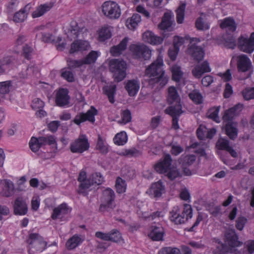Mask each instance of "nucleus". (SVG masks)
I'll return each mask as SVG.
<instances>
[{"label":"nucleus","mask_w":254,"mask_h":254,"mask_svg":"<svg viewBox=\"0 0 254 254\" xmlns=\"http://www.w3.org/2000/svg\"><path fill=\"white\" fill-rule=\"evenodd\" d=\"M142 38L145 42L153 45L160 44L164 40L163 37L155 35L150 31L145 32L142 35Z\"/></svg>","instance_id":"5701e85b"},{"label":"nucleus","mask_w":254,"mask_h":254,"mask_svg":"<svg viewBox=\"0 0 254 254\" xmlns=\"http://www.w3.org/2000/svg\"><path fill=\"white\" fill-rule=\"evenodd\" d=\"M196 160V157L194 155H182L179 159L178 161L181 165L183 172L186 176L191 174L190 170L188 168Z\"/></svg>","instance_id":"ddd939ff"},{"label":"nucleus","mask_w":254,"mask_h":254,"mask_svg":"<svg viewBox=\"0 0 254 254\" xmlns=\"http://www.w3.org/2000/svg\"><path fill=\"white\" fill-rule=\"evenodd\" d=\"M225 237L231 247H239L242 244V242L238 240V237L234 229L227 230L225 233Z\"/></svg>","instance_id":"a878e982"},{"label":"nucleus","mask_w":254,"mask_h":254,"mask_svg":"<svg viewBox=\"0 0 254 254\" xmlns=\"http://www.w3.org/2000/svg\"><path fill=\"white\" fill-rule=\"evenodd\" d=\"M211 71L209 64L207 61H204L200 64L195 65L192 70V74L196 78H200L202 75L206 72Z\"/></svg>","instance_id":"4be33fe9"},{"label":"nucleus","mask_w":254,"mask_h":254,"mask_svg":"<svg viewBox=\"0 0 254 254\" xmlns=\"http://www.w3.org/2000/svg\"><path fill=\"white\" fill-rule=\"evenodd\" d=\"M225 129L226 134L231 139L235 140L237 137L238 130L236 123H227L225 126Z\"/></svg>","instance_id":"7c9ffc66"},{"label":"nucleus","mask_w":254,"mask_h":254,"mask_svg":"<svg viewBox=\"0 0 254 254\" xmlns=\"http://www.w3.org/2000/svg\"><path fill=\"white\" fill-rule=\"evenodd\" d=\"M11 85V81L9 80L0 82V94H6L9 91V87Z\"/></svg>","instance_id":"6e6d98bb"},{"label":"nucleus","mask_w":254,"mask_h":254,"mask_svg":"<svg viewBox=\"0 0 254 254\" xmlns=\"http://www.w3.org/2000/svg\"><path fill=\"white\" fill-rule=\"evenodd\" d=\"M216 146L219 150H224L227 151L233 157L237 156V153L230 145L229 141L224 138L220 137L217 140Z\"/></svg>","instance_id":"6ab92c4d"},{"label":"nucleus","mask_w":254,"mask_h":254,"mask_svg":"<svg viewBox=\"0 0 254 254\" xmlns=\"http://www.w3.org/2000/svg\"><path fill=\"white\" fill-rule=\"evenodd\" d=\"M131 113L129 110H126L123 112L122 115V119L119 121L120 124H126L131 121Z\"/></svg>","instance_id":"13d9d810"},{"label":"nucleus","mask_w":254,"mask_h":254,"mask_svg":"<svg viewBox=\"0 0 254 254\" xmlns=\"http://www.w3.org/2000/svg\"><path fill=\"white\" fill-rule=\"evenodd\" d=\"M168 102L170 104L180 102V98L178 95L176 88L174 86L170 87L168 90Z\"/></svg>","instance_id":"f704fd0d"},{"label":"nucleus","mask_w":254,"mask_h":254,"mask_svg":"<svg viewBox=\"0 0 254 254\" xmlns=\"http://www.w3.org/2000/svg\"><path fill=\"white\" fill-rule=\"evenodd\" d=\"M102 12L110 19H117L121 15V9L118 4L114 1H107L102 4Z\"/></svg>","instance_id":"6e6552de"},{"label":"nucleus","mask_w":254,"mask_h":254,"mask_svg":"<svg viewBox=\"0 0 254 254\" xmlns=\"http://www.w3.org/2000/svg\"><path fill=\"white\" fill-rule=\"evenodd\" d=\"M141 21V16L137 13H135L127 20L126 25L130 29H134Z\"/></svg>","instance_id":"e433bc0d"},{"label":"nucleus","mask_w":254,"mask_h":254,"mask_svg":"<svg viewBox=\"0 0 254 254\" xmlns=\"http://www.w3.org/2000/svg\"><path fill=\"white\" fill-rule=\"evenodd\" d=\"M127 64L119 59H112L109 63V70L113 73L114 80L116 82L122 81L126 76Z\"/></svg>","instance_id":"20e7f679"},{"label":"nucleus","mask_w":254,"mask_h":254,"mask_svg":"<svg viewBox=\"0 0 254 254\" xmlns=\"http://www.w3.org/2000/svg\"><path fill=\"white\" fill-rule=\"evenodd\" d=\"M116 88V86L115 85L107 86L103 88L104 92L108 96L109 100L111 103H113L115 101L114 97Z\"/></svg>","instance_id":"ea45409f"},{"label":"nucleus","mask_w":254,"mask_h":254,"mask_svg":"<svg viewBox=\"0 0 254 254\" xmlns=\"http://www.w3.org/2000/svg\"><path fill=\"white\" fill-rule=\"evenodd\" d=\"M96 148L102 154H106L108 152V147L105 144L100 135L98 136Z\"/></svg>","instance_id":"8fccbe9b"},{"label":"nucleus","mask_w":254,"mask_h":254,"mask_svg":"<svg viewBox=\"0 0 254 254\" xmlns=\"http://www.w3.org/2000/svg\"><path fill=\"white\" fill-rule=\"evenodd\" d=\"M94 184L91 182V180L88 179L86 180H84L83 182L80 183L78 188V193H82L83 195H86V191L89 189V188L93 186Z\"/></svg>","instance_id":"c03bdc74"},{"label":"nucleus","mask_w":254,"mask_h":254,"mask_svg":"<svg viewBox=\"0 0 254 254\" xmlns=\"http://www.w3.org/2000/svg\"><path fill=\"white\" fill-rule=\"evenodd\" d=\"M243 97L246 100L254 99V87L245 88L242 91Z\"/></svg>","instance_id":"09e8293b"},{"label":"nucleus","mask_w":254,"mask_h":254,"mask_svg":"<svg viewBox=\"0 0 254 254\" xmlns=\"http://www.w3.org/2000/svg\"><path fill=\"white\" fill-rule=\"evenodd\" d=\"M68 93L67 89L63 88L60 89L57 92L55 101L58 106L63 107L69 103V96Z\"/></svg>","instance_id":"412c9836"},{"label":"nucleus","mask_w":254,"mask_h":254,"mask_svg":"<svg viewBox=\"0 0 254 254\" xmlns=\"http://www.w3.org/2000/svg\"><path fill=\"white\" fill-rule=\"evenodd\" d=\"M2 187L0 192L1 195L5 197H10L14 194V186L13 183L9 180H3L0 182Z\"/></svg>","instance_id":"aec40b11"},{"label":"nucleus","mask_w":254,"mask_h":254,"mask_svg":"<svg viewBox=\"0 0 254 254\" xmlns=\"http://www.w3.org/2000/svg\"><path fill=\"white\" fill-rule=\"evenodd\" d=\"M90 48V45L87 41L76 39L71 44L69 52L72 54L78 51L88 50Z\"/></svg>","instance_id":"a211bd4d"},{"label":"nucleus","mask_w":254,"mask_h":254,"mask_svg":"<svg viewBox=\"0 0 254 254\" xmlns=\"http://www.w3.org/2000/svg\"><path fill=\"white\" fill-rule=\"evenodd\" d=\"M110 241L118 243L122 240V236L117 229H113L109 232Z\"/></svg>","instance_id":"603ef678"},{"label":"nucleus","mask_w":254,"mask_h":254,"mask_svg":"<svg viewBox=\"0 0 254 254\" xmlns=\"http://www.w3.org/2000/svg\"><path fill=\"white\" fill-rule=\"evenodd\" d=\"M122 154L124 156L131 157L138 156L141 154V152L136 149L132 148L123 150Z\"/></svg>","instance_id":"5fc2aeb1"},{"label":"nucleus","mask_w":254,"mask_h":254,"mask_svg":"<svg viewBox=\"0 0 254 254\" xmlns=\"http://www.w3.org/2000/svg\"><path fill=\"white\" fill-rule=\"evenodd\" d=\"M158 254H181L179 249L176 248L165 247L161 249Z\"/></svg>","instance_id":"4d7b16f0"},{"label":"nucleus","mask_w":254,"mask_h":254,"mask_svg":"<svg viewBox=\"0 0 254 254\" xmlns=\"http://www.w3.org/2000/svg\"><path fill=\"white\" fill-rule=\"evenodd\" d=\"M14 213L16 215H25L28 210L26 200L21 197H18L13 204Z\"/></svg>","instance_id":"dca6fc26"},{"label":"nucleus","mask_w":254,"mask_h":254,"mask_svg":"<svg viewBox=\"0 0 254 254\" xmlns=\"http://www.w3.org/2000/svg\"><path fill=\"white\" fill-rule=\"evenodd\" d=\"M82 242V240L80 236L74 235L67 241L65 246L68 250H71L76 248Z\"/></svg>","instance_id":"c9c22d12"},{"label":"nucleus","mask_w":254,"mask_h":254,"mask_svg":"<svg viewBox=\"0 0 254 254\" xmlns=\"http://www.w3.org/2000/svg\"><path fill=\"white\" fill-rule=\"evenodd\" d=\"M29 147L31 150L34 152L38 151L41 147L37 138L32 137L29 142Z\"/></svg>","instance_id":"e2e57ef3"},{"label":"nucleus","mask_w":254,"mask_h":254,"mask_svg":"<svg viewBox=\"0 0 254 254\" xmlns=\"http://www.w3.org/2000/svg\"><path fill=\"white\" fill-rule=\"evenodd\" d=\"M41 39L46 43L54 42L56 41L54 36L49 33H42Z\"/></svg>","instance_id":"69168bd1"},{"label":"nucleus","mask_w":254,"mask_h":254,"mask_svg":"<svg viewBox=\"0 0 254 254\" xmlns=\"http://www.w3.org/2000/svg\"><path fill=\"white\" fill-rule=\"evenodd\" d=\"M67 65L70 69L80 67L84 64L83 60H75L72 59H68L67 60Z\"/></svg>","instance_id":"3c124183"},{"label":"nucleus","mask_w":254,"mask_h":254,"mask_svg":"<svg viewBox=\"0 0 254 254\" xmlns=\"http://www.w3.org/2000/svg\"><path fill=\"white\" fill-rule=\"evenodd\" d=\"M219 110V106L211 108L208 111L206 116L208 118L212 119L216 123H219L220 118L218 116Z\"/></svg>","instance_id":"a19ab883"},{"label":"nucleus","mask_w":254,"mask_h":254,"mask_svg":"<svg viewBox=\"0 0 254 254\" xmlns=\"http://www.w3.org/2000/svg\"><path fill=\"white\" fill-rule=\"evenodd\" d=\"M27 242L29 249H35L36 251H43L47 246L43 238L37 233L30 234Z\"/></svg>","instance_id":"1a4fd4ad"},{"label":"nucleus","mask_w":254,"mask_h":254,"mask_svg":"<svg viewBox=\"0 0 254 254\" xmlns=\"http://www.w3.org/2000/svg\"><path fill=\"white\" fill-rule=\"evenodd\" d=\"M186 5L185 3H182L176 10L177 20L179 23H182L183 22Z\"/></svg>","instance_id":"de8ad7c7"},{"label":"nucleus","mask_w":254,"mask_h":254,"mask_svg":"<svg viewBox=\"0 0 254 254\" xmlns=\"http://www.w3.org/2000/svg\"><path fill=\"white\" fill-rule=\"evenodd\" d=\"M102 194V203L100 205L99 210L101 212L110 211L115 206L114 203L115 192L112 189L107 188L103 191Z\"/></svg>","instance_id":"423d86ee"},{"label":"nucleus","mask_w":254,"mask_h":254,"mask_svg":"<svg viewBox=\"0 0 254 254\" xmlns=\"http://www.w3.org/2000/svg\"><path fill=\"white\" fill-rule=\"evenodd\" d=\"M163 66V59L159 55L157 59L146 68L145 74L150 78V84L159 83L161 87H163L167 84L168 78L165 75Z\"/></svg>","instance_id":"f257e3e1"},{"label":"nucleus","mask_w":254,"mask_h":254,"mask_svg":"<svg viewBox=\"0 0 254 254\" xmlns=\"http://www.w3.org/2000/svg\"><path fill=\"white\" fill-rule=\"evenodd\" d=\"M192 217V209L190 205L185 204L183 210L177 206L174 207L170 212V218L175 224L185 223Z\"/></svg>","instance_id":"7ed1b4c3"},{"label":"nucleus","mask_w":254,"mask_h":254,"mask_svg":"<svg viewBox=\"0 0 254 254\" xmlns=\"http://www.w3.org/2000/svg\"><path fill=\"white\" fill-rule=\"evenodd\" d=\"M165 192V186L162 183L158 181L153 184L150 188L147 191V193L154 197H160Z\"/></svg>","instance_id":"393cba45"},{"label":"nucleus","mask_w":254,"mask_h":254,"mask_svg":"<svg viewBox=\"0 0 254 254\" xmlns=\"http://www.w3.org/2000/svg\"><path fill=\"white\" fill-rule=\"evenodd\" d=\"M129 50L135 59L147 60L151 58V51L147 46L143 44H132L130 46Z\"/></svg>","instance_id":"0eeeda50"},{"label":"nucleus","mask_w":254,"mask_h":254,"mask_svg":"<svg viewBox=\"0 0 254 254\" xmlns=\"http://www.w3.org/2000/svg\"><path fill=\"white\" fill-rule=\"evenodd\" d=\"M172 161L169 154H165L163 160L154 166V169L157 172L165 174L170 180H174L181 177L182 173L176 167H171Z\"/></svg>","instance_id":"f03ea898"},{"label":"nucleus","mask_w":254,"mask_h":254,"mask_svg":"<svg viewBox=\"0 0 254 254\" xmlns=\"http://www.w3.org/2000/svg\"><path fill=\"white\" fill-rule=\"evenodd\" d=\"M61 76L63 78L68 82H72L74 81V77L73 74L70 70L63 69L62 70Z\"/></svg>","instance_id":"052dcab7"},{"label":"nucleus","mask_w":254,"mask_h":254,"mask_svg":"<svg viewBox=\"0 0 254 254\" xmlns=\"http://www.w3.org/2000/svg\"><path fill=\"white\" fill-rule=\"evenodd\" d=\"M189 97L196 104H200L203 103V96L197 90H193L191 91L189 94Z\"/></svg>","instance_id":"58836bf2"},{"label":"nucleus","mask_w":254,"mask_h":254,"mask_svg":"<svg viewBox=\"0 0 254 254\" xmlns=\"http://www.w3.org/2000/svg\"><path fill=\"white\" fill-rule=\"evenodd\" d=\"M222 29L226 28L231 31H234L236 29L237 25L233 19L231 18H226L220 24Z\"/></svg>","instance_id":"4c0bfd02"},{"label":"nucleus","mask_w":254,"mask_h":254,"mask_svg":"<svg viewBox=\"0 0 254 254\" xmlns=\"http://www.w3.org/2000/svg\"><path fill=\"white\" fill-rule=\"evenodd\" d=\"M31 106L34 110L42 109L44 106V102L39 98H36L33 100Z\"/></svg>","instance_id":"774afa93"},{"label":"nucleus","mask_w":254,"mask_h":254,"mask_svg":"<svg viewBox=\"0 0 254 254\" xmlns=\"http://www.w3.org/2000/svg\"><path fill=\"white\" fill-rule=\"evenodd\" d=\"M68 212V208L65 203H63L53 209L51 218L53 220L61 218Z\"/></svg>","instance_id":"2f4dec72"},{"label":"nucleus","mask_w":254,"mask_h":254,"mask_svg":"<svg viewBox=\"0 0 254 254\" xmlns=\"http://www.w3.org/2000/svg\"><path fill=\"white\" fill-rule=\"evenodd\" d=\"M172 16L170 13L166 12L164 13L162 21L159 24L158 27L161 30L171 31L172 30Z\"/></svg>","instance_id":"473e14b6"},{"label":"nucleus","mask_w":254,"mask_h":254,"mask_svg":"<svg viewBox=\"0 0 254 254\" xmlns=\"http://www.w3.org/2000/svg\"><path fill=\"white\" fill-rule=\"evenodd\" d=\"M170 146V152L173 155L177 156L184 151L183 148L177 144H171Z\"/></svg>","instance_id":"0e129e2a"},{"label":"nucleus","mask_w":254,"mask_h":254,"mask_svg":"<svg viewBox=\"0 0 254 254\" xmlns=\"http://www.w3.org/2000/svg\"><path fill=\"white\" fill-rule=\"evenodd\" d=\"M127 135L125 131L117 133L114 138V143L119 145H124L127 141Z\"/></svg>","instance_id":"a18cd8bd"},{"label":"nucleus","mask_w":254,"mask_h":254,"mask_svg":"<svg viewBox=\"0 0 254 254\" xmlns=\"http://www.w3.org/2000/svg\"><path fill=\"white\" fill-rule=\"evenodd\" d=\"M127 42L128 38L125 37L119 45L112 47L110 49L111 55L115 57L120 56L126 49Z\"/></svg>","instance_id":"c756f323"},{"label":"nucleus","mask_w":254,"mask_h":254,"mask_svg":"<svg viewBox=\"0 0 254 254\" xmlns=\"http://www.w3.org/2000/svg\"><path fill=\"white\" fill-rule=\"evenodd\" d=\"M54 6V3L50 2L39 5L33 12V18L39 17L44 15L46 12L49 11Z\"/></svg>","instance_id":"72a5a7b5"},{"label":"nucleus","mask_w":254,"mask_h":254,"mask_svg":"<svg viewBox=\"0 0 254 254\" xmlns=\"http://www.w3.org/2000/svg\"><path fill=\"white\" fill-rule=\"evenodd\" d=\"M89 148L88 139L84 135L79 137L71 142L70 145V150L72 153H82L87 150Z\"/></svg>","instance_id":"9d476101"},{"label":"nucleus","mask_w":254,"mask_h":254,"mask_svg":"<svg viewBox=\"0 0 254 254\" xmlns=\"http://www.w3.org/2000/svg\"><path fill=\"white\" fill-rule=\"evenodd\" d=\"M165 112L172 117H179L183 111L182 105L180 102H178L171 104L170 106L165 109Z\"/></svg>","instance_id":"c85d7f7f"},{"label":"nucleus","mask_w":254,"mask_h":254,"mask_svg":"<svg viewBox=\"0 0 254 254\" xmlns=\"http://www.w3.org/2000/svg\"><path fill=\"white\" fill-rule=\"evenodd\" d=\"M99 55V53L97 51H91L82 59L84 64H90L94 63Z\"/></svg>","instance_id":"79ce46f5"},{"label":"nucleus","mask_w":254,"mask_h":254,"mask_svg":"<svg viewBox=\"0 0 254 254\" xmlns=\"http://www.w3.org/2000/svg\"><path fill=\"white\" fill-rule=\"evenodd\" d=\"M97 114V110L93 106H91L86 113L77 114L73 120V122L78 126L85 121H88L93 124L95 121V116Z\"/></svg>","instance_id":"9b49d317"},{"label":"nucleus","mask_w":254,"mask_h":254,"mask_svg":"<svg viewBox=\"0 0 254 254\" xmlns=\"http://www.w3.org/2000/svg\"><path fill=\"white\" fill-rule=\"evenodd\" d=\"M30 9V5L29 4H27L24 8L14 13L13 17V20L16 23L23 22L27 18Z\"/></svg>","instance_id":"cd10ccee"},{"label":"nucleus","mask_w":254,"mask_h":254,"mask_svg":"<svg viewBox=\"0 0 254 254\" xmlns=\"http://www.w3.org/2000/svg\"><path fill=\"white\" fill-rule=\"evenodd\" d=\"M87 29L82 24H78L76 21H72L65 32L67 38L72 41L78 38H84L86 36Z\"/></svg>","instance_id":"39448f33"},{"label":"nucleus","mask_w":254,"mask_h":254,"mask_svg":"<svg viewBox=\"0 0 254 254\" xmlns=\"http://www.w3.org/2000/svg\"><path fill=\"white\" fill-rule=\"evenodd\" d=\"M99 40L104 41L111 37V32L108 27H103L99 31Z\"/></svg>","instance_id":"49530a36"},{"label":"nucleus","mask_w":254,"mask_h":254,"mask_svg":"<svg viewBox=\"0 0 254 254\" xmlns=\"http://www.w3.org/2000/svg\"><path fill=\"white\" fill-rule=\"evenodd\" d=\"M164 233V228L161 225L152 226L148 237L153 241H162Z\"/></svg>","instance_id":"b1692460"},{"label":"nucleus","mask_w":254,"mask_h":254,"mask_svg":"<svg viewBox=\"0 0 254 254\" xmlns=\"http://www.w3.org/2000/svg\"><path fill=\"white\" fill-rule=\"evenodd\" d=\"M172 73V79L173 80L179 82L183 77V72L182 71L181 67L177 65H174L171 67Z\"/></svg>","instance_id":"37998d69"},{"label":"nucleus","mask_w":254,"mask_h":254,"mask_svg":"<svg viewBox=\"0 0 254 254\" xmlns=\"http://www.w3.org/2000/svg\"><path fill=\"white\" fill-rule=\"evenodd\" d=\"M125 88L129 96H134L140 88L139 80L138 79L128 80L125 82Z\"/></svg>","instance_id":"f3484780"},{"label":"nucleus","mask_w":254,"mask_h":254,"mask_svg":"<svg viewBox=\"0 0 254 254\" xmlns=\"http://www.w3.org/2000/svg\"><path fill=\"white\" fill-rule=\"evenodd\" d=\"M237 65L239 71L246 72L252 67L250 59L246 55H241L237 57Z\"/></svg>","instance_id":"2eb2a0df"},{"label":"nucleus","mask_w":254,"mask_h":254,"mask_svg":"<svg viewBox=\"0 0 254 254\" xmlns=\"http://www.w3.org/2000/svg\"><path fill=\"white\" fill-rule=\"evenodd\" d=\"M116 188L117 192L119 193L124 192L126 190L125 181L122 178L118 177L116 180Z\"/></svg>","instance_id":"864d4df0"},{"label":"nucleus","mask_w":254,"mask_h":254,"mask_svg":"<svg viewBox=\"0 0 254 254\" xmlns=\"http://www.w3.org/2000/svg\"><path fill=\"white\" fill-rule=\"evenodd\" d=\"M18 2L17 0H11L7 6V12L11 13L18 7Z\"/></svg>","instance_id":"338daca9"},{"label":"nucleus","mask_w":254,"mask_h":254,"mask_svg":"<svg viewBox=\"0 0 254 254\" xmlns=\"http://www.w3.org/2000/svg\"><path fill=\"white\" fill-rule=\"evenodd\" d=\"M238 47L242 52L251 54L254 51V32L250 38L241 36L238 39Z\"/></svg>","instance_id":"f8f14e48"},{"label":"nucleus","mask_w":254,"mask_h":254,"mask_svg":"<svg viewBox=\"0 0 254 254\" xmlns=\"http://www.w3.org/2000/svg\"><path fill=\"white\" fill-rule=\"evenodd\" d=\"M188 53L193 58L194 60L199 62L204 57V53L202 49L199 46L192 44L188 49Z\"/></svg>","instance_id":"bb28decb"},{"label":"nucleus","mask_w":254,"mask_h":254,"mask_svg":"<svg viewBox=\"0 0 254 254\" xmlns=\"http://www.w3.org/2000/svg\"><path fill=\"white\" fill-rule=\"evenodd\" d=\"M243 105L242 104H237L225 111L222 119L225 122H231L234 117L237 116L242 110Z\"/></svg>","instance_id":"4468645a"},{"label":"nucleus","mask_w":254,"mask_h":254,"mask_svg":"<svg viewBox=\"0 0 254 254\" xmlns=\"http://www.w3.org/2000/svg\"><path fill=\"white\" fill-rule=\"evenodd\" d=\"M93 184L99 185L103 182V177L99 173L93 174L89 178Z\"/></svg>","instance_id":"bf43d9fd"},{"label":"nucleus","mask_w":254,"mask_h":254,"mask_svg":"<svg viewBox=\"0 0 254 254\" xmlns=\"http://www.w3.org/2000/svg\"><path fill=\"white\" fill-rule=\"evenodd\" d=\"M195 26L198 30H205L209 28V25L204 22L201 17L198 18L195 21Z\"/></svg>","instance_id":"680f3d73"}]
</instances>
